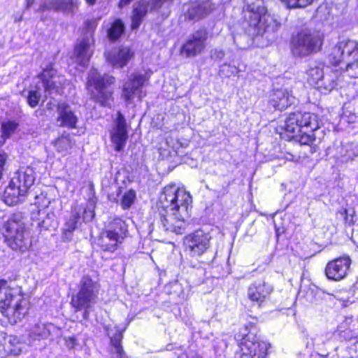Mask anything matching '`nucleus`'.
<instances>
[{
    "label": "nucleus",
    "instance_id": "1",
    "mask_svg": "<svg viewBox=\"0 0 358 358\" xmlns=\"http://www.w3.org/2000/svg\"><path fill=\"white\" fill-rule=\"evenodd\" d=\"M243 12L250 35L265 36L268 41L275 39V33L279 29L280 23L273 15L266 13L263 0H255L252 3L247 0Z\"/></svg>",
    "mask_w": 358,
    "mask_h": 358
},
{
    "label": "nucleus",
    "instance_id": "2",
    "mask_svg": "<svg viewBox=\"0 0 358 358\" xmlns=\"http://www.w3.org/2000/svg\"><path fill=\"white\" fill-rule=\"evenodd\" d=\"M3 236L7 245L13 250L24 252L31 245L29 233L21 213L13 214L3 224Z\"/></svg>",
    "mask_w": 358,
    "mask_h": 358
},
{
    "label": "nucleus",
    "instance_id": "3",
    "mask_svg": "<svg viewBox=\"0 0 358 358\" xmlns=\"http://www.w3.org/2000/svg\"><path fill=\"white\" fill-rule=\"evenodd\" d=\"M159 203L162 208L177 212L182 217H189L192 198L185 189L180 188L174 184L166 185L159 196Z\"/></svg>",
    "mask_w": 358,
    "mask_h": 358
},
{
    "label": "nucleus",
    "instance_id": "4",
    "mask_svg": "<svg viewBox=\"0 0 358 358\" xmlns=\"http://www.w3.org/2000/svg\"><path fill=\"white\" fill-rule=\"evenodd\" d=\"M258 329L255 323L248 322L235 336L243 355L250 358H265L269 345L257 336Z\"/></svg>",
    "mask_w": 358,
    "mask_h": 358
},
{
    "label": "nucleus",
    "instance_id": "5",
    "mask_svg": "<svg viewBox=\"0 0 358 358\" xmlns=\"http://www.w3.org/2000/svg\"><path fill=\"white\" fill-rule=\"evenodd\" d=\"M329 60L346 72L358 69V42L350 39L339 41L329 54Z\"/></svg>",
    "mask_w": 358,
    "mask_h": 358
},
{
    "label": "nucleus",
    "instance_id": "6",
    "mask_svg": "<svg viewBox=\"0 0 358 358\" xmlns=\"http://www.w3.org/2000/svg\"><path fill=\"white\" fill-rule=\"evenodd\" d=\"M79 290L71 298V304L76 312L83 310V317L88 320L90 308L97 302L99 286L87 275L83 276L79 282Z\"/></svg>",
    "mask_w": 358,
    "mask_h": 358
},
{
    "label": "nucleus",
    "instance_id": "7",
    "mask_svg": "<svg viewBox=\"0 0 358 358\" xmlns=\"http://www.w3.org/2000/svg\"><path fill=\"white\" fill-rule=\"evenodd\" d=\"M115 80L114 77L108 75L101 76L96 69H92L88 73L87 82V89L91 99L102 106L110 107L113 91L108 86L113 84Z\"/></svg>",
    "mask_w": 358,
    "mask_h": 358
},
{
    "label": "nucleus",
    "instance_id": "8",
    "mask_svg": "<svg viewBox=\"0 0 358 358\" xmlns=\"http://www.w3.org/2000/svg\"><path fill=\"white\" fill-rule=\"evenodd\" d=\"M322 43V38L318 31L303 29L293 36L291 50L294 56L306 57L318 51Z\"/></svg>",
    "mask_w": 358,
    "mask_h": 358
},
{
    "label": "nucleus",
    "instance_id": "9",
    "mask_svg": "<svg viewBox=\"0 0 358 358\" xmlns=\"http://www.w3.org/2000/svg\"><path fill=\"white\" fill-rule=\"evenodd\" d=\"M292 121L300 127L299 134H297L296 142L301 145H311L315 141L314 131L319 129L318 116L315 113L294 112L292 113Z\"/></svg>",
    "mask_w": 358,
    "mask_h": 358
},
{
    "label": "nucleus",
    "instance_id": "10",
    "mask_svg": "<svg viewBox=\"0 0 358 358\" xmlns=\"http://www.w3.org/2000/svg\"><path fill=\"white\" fill-rule=\"evenodd\" d=\"M96 26L97 22L96 20H87L85 22V29L87 35L75 47V62L81 67L80 71H84L87 67L90 59L93 54V50L91 49V46L94 43L92 34Z\"/></svg>",
    "mask_w": 358,
    "mask_h": 358
},
{
    "label": "nucleus",
    "instance_id": "11",
    "mask_svg": "<svg viewBox=\"0 0 358 358\" xmlns=\"http://www.w3.org/2000/svg\"><path fill=\"white\" fill-rule=\"evenodd\" d=\"M211 236L208 232L198 229L185 237L186 250L192 257H201L210 252Z\"/></svg>",
    "mask_w": 358,
    "mask_h": 358
},
{
    "label": "nucleus",
    "instance_id": "12",
    "mask_svg": "<svg viewBox=\"0 0 358 358\" xmlns=\"http://www.w3.org/2000/svg\"><path fill=\"white\" fill-rule=\"evenodd\" d=\"M0 311L9 317H13L16 320H21L28 311V303L22 298L12 294H6L4 299L0 301Z\"/></svg>",
    "mask_w": 358,
    "mask_h": 358
},
{
    "label": "nucleus",
    "instance_id": "13",
    "mask_svg": "<svg viewBox=\"0 0 358 358\" xmlns=\"http://www.w3.org/2000/svg\"><path fill=\"white\" fill-rule=\"evenodd\" d=\"M38 77L41 80V86L44 88L46 97L49 96L54 98L55 96L62 94V85L64 79L57 74L56 70L52 66L43 69Z\"/></svg>",
    "mask_w": 358,
    "mask_h": 358
},
{
    "label": "nucleus",
    "instance_id": "14",
    "mask_svg": "<svg viewBox=\"0 0 358 358\" xmlns=\"http://www.w3.org/2000/svg\"><path fill=\"white\" fill-rule=\"evenodd\" d=\"M273 287L264 280L259 279L252 282L247 288V298L253 306L262 307L273 292Z\"/></svg>",
    "mask_w": 358,
    "mask_h": 358
},
{
    "label": "nucleus",
    "instance_id": "15",
    "mask_svg": "<svg viewBox=\"0 0 358 358\" xmlns=\"http://www.w3.org/2000/svg\"><path fill=\"white\" fill-rule=\"evenodd\" d=\"M352 260L348 256L338 257L329 262L324 269L327 278L333 281H341L345 278L350 272Z\"/></svg>",
    "mask_w": 358,
    "mask_h": 358
},
{
    "label": "nucleus",
    "instance_id": "16",
    "mask_svg": "<svg viewBox=\"0 0 358 358\" xmlns=\"http://www.w3.org/2000/svg\"><path fill=\"white\" fill-rule=\"evenodd\" d=\"M208 32L206 29H200L189 37L181 48V54L187 57L200 55L206 48Z\"/></svg>",
    "mask_w": 358,
    "mask_h": 358
},
{
    "label": "nucleus",
    "instance_id": "17",
    "mask_svg": "<svg viewBox=\"0 0 358 358\" xmlns=\"http://www.w3.org/2000/svg\"><path fill=\"white\" fill-rule=\"evenodd\" d=\"M164 212L159 213L160 223L166 231L182 234L186 229L187 220L189 217H182L179 213H173L171 210L163 208Z\"/></svg>",
    "mask_w": 358,
    "mask_h": 358
},
{
    "label": "nucleus",
    "instance_id": "18",
    "mask_svg": "<svg viewBox=\"0 0 358 358\" xmlns=\"http://www.w3.org/2000/svg\"><path fill=\"white\" fill-rule=\"evenodd\" d=\"M62 336L60 327L52 323L38 322L31 327L29 333V343L50 338L54 340Z\"/></svg>",
    "mask_w": 358,
    "mask_h": 358
},
{
    "label": "nucleus",
    "instance_id": "19",
    "mask_svg": "<svg viewBox=\"0 0 358 358\" xmlns=\"http://www.w3.org/2000/svg\"><path fill=\"white\" fill-rule=\"evenodd\" d=\"M128 138L127 123L124 115L120 111L117 113V117L110 131V139L115 145V150L122 151Z\"/></svg>",
    "mask_w": 358,
    "mask_h": 358
},
{
    "label": "nucleus",
    "instance_id": "20",
    "mask_svg": "<svg viewBox=\"0 0 358 358\" xmlns=\"http://www.w3.org/2000/svg\"><path fill=\"white\" fill-rule=\"evenodd\" d=\"M148 78L141 73H135L131 74L128 80L122 87V97L126 101H131L136 95L140 96L141 89L148 81Z\"/></svg>",
    "mask_w": 358,
    "mask_h": 358
},
{
    "label": "nucleus",
    "instance_id": "21",
    "mask_svg": "<svg viewBox=\"0 0 358 358\" xmlns=\"http://www.w3.org/2000/svg\"><path fill=\"white\" fill-rule=\"evenodd\" d=\"M107 336L110 338V354L113 358H124L125 352L122 345L123 331L117 327L107 325L104 327Z\"/></svg>",
    "mask_w": 358,
    "mask_h": 358
},
{
    "label": "nucleus",
    "instance_id": "22",
    "mask_svg": "<svg viewBox=\"0 0 358 358\" xmlns=\"http://www.w3.org/2000/svg\"><path fill=\"white\" fill-rule=\"evenodd\" d=\"M294 96L286 88L274 89L270 94L269 103L275 109L283 110L294 103Z\"/></svg>",
    "mask_w": 358,
    "mask_h": 358
},
{
    "label": "nucleus",
    "instance_id": "23",
    "mask_svg": "<svg viewBox=\"0 0 358 358\" xmlns=\"http://www.w3.org/2000/svg\"><path fill=\"white\" fill-rule=\"evenodd\" d=\"M57 111L58 113L57 122L59 127L69 128H75L76 127L78 117L69 104L64 102L59 103Z\"/></svg>",
    "mask_w": 358,
    "mask_h": 358
},
{
    "label": "nucleus",
    "instance_id": "24",
    "mask_svg": "<svg viewBox=\"0 0 358 358\" xmlns=\"http://www.w3.org/2000/svg\"><path fill=\"white\" fill-rule=\"evenodd\" d=\"M28 194L24 189L10 180L3 195V200L8 206L17 205L23 202Z\"/></svg>",
    "mask_w": 358,
    "mask_h": 358
},
{
    "label": "nucleus",
    "instance_id": "25",
    "mask_svg": "<svg viewBox=\"0 0 358 358\" xmlns=\"http://www.w3.org/2000/svg\"><path fill=\"white\" fill-rule=\"evenodd\" d=\"M35 179L36 176L33 168L27 166L17 171L11 178V181L28 192L34 185Z\"/></svg>",
    "mask_w": 358,
    "mask_h": 358
},
{
    "label": "nucleus",
    "instance_id": "26",
    "mask_svg": "<svg viewBox=\"0 0 358 358\" xmlns=\"http://www.w3.org/2000/svg\"><path fill=\"white\" fill-rule=\"evenodd\" d=\"M133 53L128 48L113 49L106 53L107 61L113 66L123 67L127 65Z\"/></svg>",
    "mask_w": 358,
    "mask_h": 358
},
{
    "label": "nucleus",
    "instance_id": "27",
    "mask_svg": "<svg viewBox=\"0 0 358 358\" xmlns=\"http://www.w3.org/2000/svg\"><path fill=\"white\" fill-rule=\"evenodd\" d=\"M149 6V2L145 1H141L134 4L131 17V27L132 29H138L139 28L148 12Z\"/></svg>",
    "mask_w": 358,
    "mask_h": 358
},
{
    "label": "nucleus",
    "instance_id": "28",
    "mask_svg": "<svg viewBox=\"0 0 358 358\" xmlns=\"http://www.w3.org/2000/svg\"><path fill=\"white\" fill-rule=\"evenodd\" d=\"M338 73L330 70L326 67L325 72L322 78L317 83L315 87L319 89L322 93L331 92L338 85Z\"/></svg>",
    "mask_w": 358,
    "mask_h": 358
},
{
    "label": "nucleus",
    "instance_id": "29",
    "mask_svg": "<svg viewBox=\"0 0 358 358\" xmlns=\"http://www.w3.org/2000/svg\"><path fill=\"white\" fill-rule=\"evenodd\" d=\"M120 243L122 241L112 231L107 230L103 231L98 239V245L103 251L114 252Z\"/></svg>",
    "mask_w": 358,
    "mask_h": 358
},
{
    "label": "nucleus",
    "instance_id": "30",
    "mask_svg": "<svg viewBox=\"0 0 358 358\" xmlns=\"http://www.w3.org/2000/svg\"><path fill=\"white\" fill-rule=\"evenodd\" d=\"M4 352H0L1 357L8 355L17 356L21 354L24 348V343L20 341L19 338L14 336H10L8 341L3 345Z\"/></svg>",
    "mask_w": 358,
    "mask_h": 358
},
{
    "label": "nucleus",
    "instance_id": "31",
    "mask_svg": "<svg viewBox=\"0 0 358 358\" xmlns=\"http://www.w3.org/2000/svg\"><path fill=\"white\" fill-rule=\"evenodd\" d=\"M79 221L78 212L72 209L71 215L66 219L62 227V235L65 240L70 241L71 239L73 232L77 229Z\"/></svg>",
    "mask_w": 358,
    "mask_h": 358
},
{
    "label": "nucleus",
    "instance_id": "32",
    "mask_svg": "<svg viewBox=\"0 0 358 358\" xmlns=\"http://www.w3.org/2000/svg\"><path fill=\"white\" fill-rule=\"evenodd\" d=\"M104 24L106 28L107 36L111 41L117 40L124 31V25L120 19L115 20L113 22H104Z\"/></svg>",
    "mask_w": 358,
    "mask_h": 358
},
{
    "label": "nucleus",
    "instance_id": "33",
    "mask_svg": "<svg viewBox=\"0 0 358 358\" xmlns=\"http://www.w3.org/2000/svg\"><path fill=\"white\" fill-rule=\"evenodd\" d=\"M325 67L323 64H317L315 63L310 64L307 71V80L310 85L316 87L324 73Z\"/></svg>",
    "mask_w": 358,
    "mask_h": 358
},
{
    "label": "nucleus",
    "instance_id": "34",
    "mask_svg": "<svg viewBox=\"0 0 358 358\" xmlns=\"http://www.w3.org/2000/svg\"><path fill=\"white\" fill-rule=\"evenodd\" d=\"M106 230L112 231L121 241L124 238L128 231L125 222L120 218L113 220Z\"/></svg>",
    "mask_w": 358,
    "mask_h": 358
},
{
    "label": "nucleus",
    "instance_id": "35",
    "mask_svg": "<svg viewBox=\"0 0 358 358\" xmlns=\"http://www.w3.org/2000/svg\"><path fill=\"white\" fill-rule=\"evenodd\" d=\"M57 151L63 155L68 153L74 145L69 135H62L54 142Z\"/></svg>",
    "mask_w": 358,
    "mask_h": 358
},
{
    "label": "nucleus",
    "instance_id": "36",
    "mask_svg": "<svg viewBox=\"0 0 358 358\" xmlns=\"http://www.w3.org/2000/svg\"><path fill=\"white\" fill-rule=\"evenodd\" d=\"M74 211L78 212L79 218L80 219V214H83V219L84 222L91 221L94 216V205L91 203L86 206H83V205L76 206L73 208Z\"/></svg>",
    "mask_w": 358,
    "mask_h": 358
},
{
    "label": "nucleus",
    "instance_id": "37",
    "mask_svg": "<svg viewBox=\"0 0 358 358\" xmlns=\"http://www.w3.org/2000/svg\"><path fill=\"white\" fill-rule=\"evenodd\" d=\"M292 120V114L290 113L289 116L285 119L284 129L288 134V137L296 141V136L301 133L300 127H298V124L294 122Z\"/></svg>",
    "mask_w": 358,
    "mask_h": 358
},
{
    "label": "nucleus",
    "instance_id": "38",
    "mask_svg": "<svg viewBox=\"0 0 358 358\" xmlns=\"http://www.w3.org/2000/svg\"><path fill=\"white\" fill-rule=\"evenodd\" d=\"M188 273L190 275L189 280H191L192 283L199 284L204 278L205 269L200 265L198 266H192L188 271Z\"/></svg>",
    "mask_w": 358,
    "mask_h": 358
},
{
    "label": "nucleus",
    "instance_id": "39",
    "mask_svg": "<svg viewBox=\"0 0 358 358\" xmlns=\"http://www.w3.org/2000/svg\"><path fill=\"white\" fill-rule=\"evenodd\" d=\"M41 87L38 85L35 90H31L28 92L27 96V102L31 108H36L41 99Z\"/></svg>",
    "mask_w": 358,
    "mask_h": 358
},
{
    "label": "nucleus",
    "instance_id": "40",
    "mask_svg": "<svg viewBox=\"0 0 358 358\" xmlns=\"http://www.w3.org/2000/svg\"><path fill=\"white\" fill-rule=\"evenodd\" d=\"M79 5L78 0H59V11L73 14Z\"/></svg>",
    "mask_w": 358,
    "mask_h": 358
},
{
    "label": "nucleus",
    "instance_id": "41",
    "mask_svg": "<svg viewBox=\"0 0 358 358\" xmlns=\"http://www.w3.org/2000/svg\"><path fill=\"white\" fill-rule=\"evenodd\" d=\"M207 13L208 10L203 5H194L187 11L188 17L191 20H199Z\"/></svg>",
    "mask_w": 358,
    "mask_h": 358
},
{
    "label": "nucleus",
    "instance_id": "42",
    "mask_svg": "<svg viewBox=\"0 0 358 358\" xmlns=\"http://www.w3.org/2000/svg\"><path fill=\"white\" fill-rule=\"evenodd\" d=\"M18 127V123L15 121L3 122L1 124L2 137L4 139L8 138L14 134Z\"/></svg>",
    "mask_w": 358,
    "mask_h": 358
},
{
    "label": "nucleus",
    "instance_id": "43",
    "mask_svg": "<svg viewBox=\"0 0 358 358\" xmlns=\"http://www.w3.org/2000/svg\"><path fill=\"white\" fill-rule=\"evenodd\" d=\"M136 199V192L133 189H129L123 195L121 200V206L123 209L129 208L134 203Z\"/></svg>",
    "mask_w": 358,
    "mask_h": 358
},
{
    "label": "nucleus",
    "instance_id": "44",
    "mask_svg": "<svg viewBox=\"0 0 358 358\" xmlns=\"http://www.w3.org/2000/svg\"><path fill=\"white\" fill-rule=\"evenodd\" d=\"M341 214L344 215L345 223L348 226H352L357 220L354 208L344 209Z\"/></svg>",
    "mask_w": 358,
    "mask_h": 358
},
{
    "label": "nucleus",
    "instance_id": "45",
    "mask_svg": "<svg viewBox=\"0 0 358 358\" xmlns=\"http://www.w3.org/2000/svg\"><path fill=\"white\" fill-rule=\"evenodd\" d=\"M59 11V0L47 1L41 3L38 10H50Z\"/></svg>",
    "mask_w": 358,
    "mask_h": 358
},
{
    "label": "nucleus",
    "instance_id": "46",
    "mask_svg": "<svg viewBox=\"0 0 358 358\" xmlns=\"http://www.w3.org/2000/svg\"><path fill=\"white\" fill-rule=\"evenodd\" d=\"M347 348L351 357H358V337L350 338Z\"/></svg>",
    "mask_w": 358,
    "mask_h": 358
},
{
    "label": "nucleus",
    "instance_id": "47",
    "mask_svg": "<svg viewBox=\"0 0 358 358\" xmlns=\"http://www.w3.org/2000/svg\"><path fill=\"white\" fill-rule=\"evenodd\" d=\"M236 68L234 66H231L225 64L220 66L219 73L220 76L230 77L236 72Z\"/></svg>",
    "mask_w": 358,
    "mask_h": 358
},
{
    "label": "nucleus",
    "instance_id": "48",
    "mask_svg": "<svg viewBox=\"0 0 358 358\" xmlns=\"http://www.w3.org/2000/svg\"><path fill=\"white\" fill-rule=\"evenodd\" d=\"M152 6L151 10H158L163 6H169L172 4L173 0H151Z\"/></svg>",
    "mask_w": 358,
    "mask_h": 358
},
{
    "label": "nucleus",
    "instance_id": "49",
    "mask_svg": "<svg viewBox=\"0 0 358 358\" xmlns=\"http://www.w3.org/2000/svg\"><path fill=\"white\" fill-rule=\"evenodd\" d=\"M66 346L71 350L78 345L77 338L75 336H69L64 338Z\"/></svg>",
    "mask_w": 358,
    "mask_h": 358
},
{
    "label": "nucleus",
    "instance_id": "50",
    "mask_svg": "<svg viewBox=\"0 0 358 358\" xmlns=\"http://www.w3.org/2000/svg\"><path fill=\"white\" fill-rule=\"evenodd\" d=\"M224 55V52L220 49H214L211 51V57L216 60L222 59Z\"/></svg>",
    "mask_w": 358,
    "mask_h": 358
},
{
    "label": "nucleus",
    "instance_id": "51",
    "mask_svg": "<svg viewBox=\"0 0 358 358\" xmlns=\"http://www.w3.org/2000/svg\"><path fill=\"white\" fill-rule=\"evenodd\" d=\"M312 1L313 0H297L298 2H296L295 7H306L309 5Z\"/></svg>",
    "mask_w": 358,
    "mask_h": 358
},
{
    "label": "nucleus",
    "instance_id": "52",
    "mask_svg": "<svg viewBox=\"0 0 358 358\" xmlns=\"http://www.w3.org/2000/svg\"><path fill=\"white\" fill-rule=\"evenodd\" d=\"M38 226L41 228L48 229L50 224L47 222L46 220H43L41 222L38 223Z\"/></svg>",
    "mask_w": 358,
    "mask_h": 358
},
{
    "label": "nucleus",
    "instance_id": "53",
    "mask_svg": "<svg viewBox=\"0 0 358 358\" xmlns=\"http://www.w3.org/2000/svg\"><path fill=\"white\" fill-rule=\"evenodd\" d=\"M133 0H120L119 3V7L122 8L129 4Z\"/></svg>",
    "mask_w": 358,
    "mask_h": 358
},
{
    "label": "nucleus",
    "instance_id": "54",
    "mask_svg": "<svg viewBox=\"0 0 358 358\" xmlns=\"http://www.w3.org/2000/svg\"><path fill=\"white\" fill-rule=\"evenodd\" d=\"M86 3L90 6H93L96 4L97 0H85Z\"/></svg>",
    "mask_w": 358,
    "mask_h": 358
},
{
    "label": "nucleus",
    "instance_id": "55",
    "mask_svg": "<svg viewBox=\"0 0 358 358\" xmlns=\"http://www.w3.org/2000/svg\"><path fill=\"white\" fill-rule=\"evenodd\" d=\"M34 0H27V8H29L34 3Z\"/></svg>",
    "mask_w": 358,
    "mask_h": 358
},
{
    "label": "nucleus",
    "instance_id": "56",
    "mask_svg": "<svg viewBox=\"0 0 358 358\" xmlns=\"http://www.w3.org/2000/svg\"><path fill=\"white\" fill-rule=\"evenodd\" d=\"M9 306L8 307V310H13L15 309V303H9Z\"/></svg>",
    "mask_w": 358,
    "mask_h": 358
},
{
    "label": "nucleus",
    "instance_id": "57",
    "mask_svg": "<svg viewBox=\"0 0 358 358\" xmlns=\"http://www.w3.org/2000/svg\"><path fill=\"white\" fill-rule=\"evenodd\" d=\"M349 76H351V77H356V74H351V73H349Z\"/></svg>",
    "mask_w": 358,
    "mask_h": 358
},
{
    "label": "nucleus",
    "instance_id": "58",
    "mask_svg": "<svg viewBox=\"0 0 358 358\" xmlns=\"http://www.w3.org/2000/svg\"><path fill=\"white\" fill-rule=\"evenodd\" d=\"M215 259V254H213V259Z\"/></svg>",
    "mask_w": 358,
    "mask_h": 358
},
{
    "label": "nucleus",
    "instance_id": "59",
    "mask_svg": "<svg viewBox=\"0 0 358 358\" xmlns=\"http://www.w3.org/2000/svg\"><path fill=\"white\" fill-rule=\"evenodd\" d=\"M178 358H181V357H178Z\"/></svg>",
    "mask_w": 358,
    "mask_h": 358
}]
</instances>
